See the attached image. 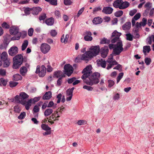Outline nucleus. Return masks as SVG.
I'll return each instance as SVG.
<instances>
[{"instance_id": "1", "label": "nucleus", "mask_w": 154, "mask_h": 154, "mask_svg": "<svg viewBox=\"0 0 154 154\" xmlns=\"http://www.w3.org/2000/svg\"><path fill=\"white\" fill-rule=\"evenodd\" d=\"M100 75L97 72H94L91 74H90L85 76L84 79H82L84 82L87 85L90 86L96 85L99 82V78Z\"/></svg>"}, {"instance_id": "2", "label": "nucleus", "mask_w": 154, "mask_h": 154, "mask_svg": "<svg viewBox=\"0 0 154 154\" xmlns=\"http://www.w3.org/2000/svg\"><path fill=\"white\" fill-rule=\"evenodd\" d=\"M90 50L85 52L89 60L98 54L100 51V48L99 46H93L91 47Z\"/></svg>"}, {"instance_id": "3", "label": "nucleus", "mask_w": 154, "mask_h": 154, "mask_svg": "<svg viewBox=\"0 0 154 154\" xmlns=\"http://www.w3.org/2000/svg\"><path fill=\"white\" fill-rule=\"evenodd\" d=\"M13 60L14 63L13 67L14 69H17L22 64L23 58L21 54H18L14 57Z\"/></svg>"}, {"instance_id": "4", "label": "nucleus", "mask_w": 154, "mask_h": 154, "mask_svg": "<svg viewBox=\"0 0 154 154\" xmlns=\"http://www.w3.org/2000/svg\"><path fill=\"white\" fill-rule=\"evenodd\" d=\"M122 42V41L117 42L115 44V47L113 48L112 54L114 56L119 55L123 51Z\"/></svg>"}, {"instance_id": "5", "label": "nucleus", "mask_w": 154, "mask_h": 154, "mask_svg": "<svg viewBox=\"0 0 154 154\" xmlns=\"http://www.w3.org/2000/svg\"><path fill=\"white\" fill-rule=\"evenodd\" d=\"M29 97V96L25 92H21L20 95H16L15 97L16 101L19 103H22L23 102L26 101V99Z\"/></svg>"}, {"instance_id": "6", "label": "nucleus", "mask_w": 154, "mask_h": 154, "mask_svg": "<svg viewBox=\"0 0 154 154\" xmlns=\"http://www.w3.org/2000/svg\"><path fill=\"white\" fill-rule=\"evenodd\" d=\"M36 74H38V75L40 77H43L46 73V68L44 65H42L41 68L40 66L38 65L37 66L36 70L35 71Z\"/></svg>"}, {"instance_id": "7", "label": "nucleus", "mask_w": 154, "mask_h": 154, "mask_svg": "<svg viewBox=\"0 0 154 154\" xmlns=\"http://www.w3.org/2000/svg\"><path fill=\"white\" fill-rule=\"evenodd\" d=\"M121 33L118 32L116 30L114 31L112 33L111 38V42L114 43L117 41H121L119 40V37L121 35Z\"/></svg>"}, {"instance_id": "8", "label": "nucleus", "mask_w": 154, "mask_h": 154, "mask_svg": "<svg viewBox=\"0 0 154 154\" xmlns=\"http://www.w3.org/2000/svg\"><path fill=\"white\" fill-rule=\"evenodd\" d=\"M64 73L68 76H70L73 71V67L69 64H66L64 67Z\"/></svg>"}, {"instance_id": "9", "label": "nucleus", "mask_w": 154, "mask_h": 154, "mask_svg": "<svg viewBox=\"0 0 154 154\" xmlns=\"http://www.w3.org/2000/svg\"><path fill=\"white\" fill-rule=\"evenodd\" d=\"M87 56L86 53L85 52L82 55L78 56L75 59V61L76 63H79L80 62L81 60H83L87 63L89 60Z\"/></svg>"}, {"instance_id": "10", "label": "nucleus", "mask_w": 154, "mask_h": 154, "mask_svg": "<svg viewBox=\"0 0 154 154\" xmlns=\"http://www.w3.org/2000/svg\"><path fill=\"white\" fill-rule=\"evenodd\" d=\"M50 49V46L47 43H43L41 45V51L44 54L47 53L49 51Z\"/></svg>"}, {"instance_id": "11", "label": "nucleus", "mask_w": 154, "mask_h": 154, "mask_svg": "<svg viewBox=\"0 0 154 154\" xmlns=\"http://www.w3.org/2000/svg\"><path fill=\"white\" fill-rule=\"evenodd\" d=\"M109 52L108 47L107 46H105L102 48L100 49L101 56L103 58H105Z\"/></svg>"}, {"instance_id": "12", "label": "nucleus", "mask_w": 154, "mask_h": 154, "mask_svg": "<svg viewBox=\"0 0 154 154\" xmlns=\"http://www.w3.org/2000/svg\"><path fill=\"white\" fill-rule=\"evenodd\" d=\"M18 50L16 46L11 47L8 50L9 54L11 56H14L18 53Z\"/></svg>"}, {"instance_id": "13", "label": "nucleus", "mask_w": 154, "mask_h": 154, "mask_svg": "<svg viewBox=\"0 0 154 154\" xmlns=\"http://www.w3.org/2000/svg\"><path fill=\"white\" fill-rule=\"evenodd\" d=\"M90 67L87 66L82 71V73L83 74L82 76L81 77L82 79H84L85 76L86 77L87 75L90 74Z\"/></svg>"}, {"instance_id": "14", "label": "nucleus", "mask_w": 154, "mask_h": 154, "mask_svg": "<svg viewBox=\"0 0 154 154\" xmlns=\"http://www.w3.org/2000/svg\"><path fill=\"white\" fill-rule=\"evenodd\" d=\"M85 35L84 38L86 41H90L92 40V38L91 36L92 35L91 32L90 31H86L85 33Z\"/></svg>"}, {"instance_id": "15", "label": "nucleus", "mask_w": 154, "mask_h": 154, "mask_svg": "<svg viewBox=\"0 0 154 154\" xmlns=\"http://www.w3.org/2000/svg\"><path fill=\"white\" fill-rule=\"evenodd\" d=\"M9 32L11 35H15L18 33L19 29L16 26H13L11 27Z\"/></svg>"}, {"instance_id": "16", "label": "nucleus", "mask_w": 154, "mask_h": 154, "mask_svg": "<svg viewBox=\"0 0 154 154\" xmlns=\"http://www.w3.org/2000/svg\"><path fill=\"white\" fill-rule=\"evenodd\" d=\"M113 11V9L109 7H106L103 8L102 12L106 14H111Z\"/></svg>"}, {"instance_id": "17", "label": "nucleus", "mask_w": 154, "mask_h": 154, "mask_svg": "<svg viewBox=\"0 0 154 154\" xmlns=\"http://www.w3.org/2000/svg\"><path fill=\"white\" fill-rule=\"evenodd\" d=\"M107 62L109 63L106 68L108 70L111 68L114 65L118 64L117 62L115 60L112 61L107 60Z\"/></svg>"}, {"instance_id": "18", "label": "nucleus", "mask_w": 154, "mask_h": 154, "mask_svg": "<svg viewBox=\"0 0 154 154\" xmlns=\"http://www.w3.org/2000/svg\"><path fill=\"white\" fill-rule=\"evenodd\" d=\"M54 19L51 17L47 19L45 21V23L48 26H52L54 23Z\"/></svg>"}, {"instance_id": "19", "label": "nucleus", "mask_w": 154, "mask_h": 154, "mask_svg": "<svg viewBox=\"0 0 154 154\" xmlns=\"http://www.w3.org/2000/svg\"><path fill=\"white\" fill-rule=\"evenodd\" d=\"M42 10V8L39 7L33 8H32V13L33 14L37 15Z\"/></svg>"}, {"instance_id": "20", "label": "nucleus", "mask_w": 154, "mask_h": 154, "mask_svg": "<svg viewBox=\"0 0 154 154\" xmlns=\"http://www.w3.org/2000/svg\"><path fill=\"white\" fill-rule=\"evenodd\" d=\"M129 3L127 1L123 2L122 0V2L121 3V6L120 7V9H125L128 8L129 6Z\"/></svg>"}, {"instance_id": "21", "label": "nucleus", "mask_w": 154, "mask_h": 154, "mask_svg": "<svg viewBox=\"0 0 154 154\" xmlns=\"http://www.w3.org/2000/svg\"><path fill=\"white\" fill-rule=\"evenodd\" d=\"M27 71V69L26 66H22L20 69V74L23 76L25 75L26 74Z\"/></svg>"}, {"instance_id": "22", "label": "nucleus", "mask_w": 154, "mask_h": 154, "mask_svg": "<svg viewBox=\"0 0 154 154\" xmlns=\"http://www.w3.org/2000/svg\"><path fill=\"white\" fill-rule=\"evenodd\" d=\"M31 102V100H28V101L25 102H23L21 103L25 106L26 109L27 110H29V109L30 106H31L30 103Z\"/></svg>"}, {"instance_id": "23", "label": "nucleus", "mask_w": 154, "mask_h": 154, "mask_svg": "<svg viewBox=\"0 0 154 154\" xmlns=\"http://www.w3.org/2000/svg\"><path fill=\"white\" fill-rule=\"evenodd\" d=\"M122 2V0H117L115 1L113 4V6L116 8H119L120 9V7L121 6Z\"/></svg>"}, {"instance_id": "24", "label": "nucleus", "mask_w": 154, "mask_h": 154, "mask_svg": "<svg viewBox=\"0 0 154 154\" xmlns=\"http://www.w3.org/2000/svg\"><path fill=\"white\" fill-rule=\"evenodd\" d=\"M103 20L101 18L97 17L94 18L93 20V23L95 24H100L102 22Z\"/></svg>"}, {"instance_id": "25", "label": "nucleus", "mask_w": 154, "mask_h": 154, "mask_svg": "<svg viewBox=\"0 0 154 154\" xmlns=\"http://www.w3.org/2000/svg\"><path fill=\"white\" fill-rule=\"evenodd\" d=\"M51 97V91H49L46 92L44 95L42 97L43 100H49Z\"/></svg>"}, {"instance_id": "26", "label": "nucleus", "mask_w": 154, "mask_h": 154, "mask_svg": "<svg viewBox=\"0 0 154 154\" xmlns=\"http://www.w3.org/2000/svg\"><path fill=\"white\" fill-rule=\"evenodd\" d=\"M98 66H101L102 67L105 68L106 67V62L102 59L99 60L97 63Z\"/></svg>"}, {"instance_id": "27", "label": "nucleus", "mask_w": 154, "mask_h": 154, "mask_svg": "<svg viewBox=\"0 0 154 154\" xmlns=\"http://www.w3.org/2000/svg\"><path fill=\"white\" fill-rule=\"evenodd\" d=\"M131 23L130 22H126L122 26V28L124 30H127L131 28Z\"/></svg>"}, {"instance_id": "28", "label": "nucleus", "mask_w": 154, "mask_h": 154, "mask_svg": "<svg viewBox=\"0 0 154 154\" xmlns=\"http://www.w3.org/2000/svg\"><path fill=\"white\" fill-rule=\"evenodd\" d=\"M53 112V110L51 108H48L45 111L44 115L45 116H49Z\"/></svg>"}, {"instance_id": "29", "label": "nucleus", "mask_w": 154, "mask_h": 154, "mask_svg": "<svg viewBox=\"0 0 154 154\" xmlns=\"http://www.w3.org/2000/svg\"><path fill=\"white\" fill-rule=\"evenodd\" d=\"M151 50L150 46L149 45L145 46L143 47V52L144 54H146V52L149 53Z\"/></svg>"}, {"instance_id": "30", "label": "nucleus", "mask_w": 154, "mask_h": 154, "mask_svg": "<svg viewBox=\"0 0 154 154\" xmlns=\"http://www.w3.org/2000/svg\"><path fill=\"white\" fill-rule=\"evenodd\" d=\"M7 57L8 54L6 52H3L2 53L1 55V58L2 61L8 59Z\"/></svg>"}, {"instance_id": "31", "label": "nucleus", "mask_w": 154, "mask_h": 154, "mask_svg": "<svg viewBox=\"0 0 154 154\" xmlns=\"http://www.w3.org/2000/svg\"><path fill=\"white\" fill-rule=\"evenodd\" d=\"M28 45V42L27 40H25L23 42V44H22L21 48V50L22 51L24 50Z\"/></svg>"}, {"instance_id": "32", "label": "nucleus", "mask_w": 154, "mask_h": 154, "mask_svg": "<svg viewBox=\"0 0 154 154\" xmlns=\"http://www.w3.org/2000/svg\"><path fill=\"white\" fill-rule=\"evenodd\" d=\"M61 71L58 70L55 71L54 73L53 77L56 78H60L61 75Z\"/></svg>"}, {"instance_id": "33", "label": "nucleus", "mask_w": 154, "mask_h": 154, "mask_svg": "<svg viewBox=\"0 0 154 154\" xmlns=\"http://www.w3.org/2000/svg\"><path fill=\"white\" fill-rule=\"evenodd\" d=\"M41 128L42 129L46 131H50L51 129V128L48 125L45 124H42Z\"/></svg>"}, {"instance_id": "34", "label": "nucleus", "mask_w": 154, "mask_h": 154, "mask_svg": "<svg viewBox=\"0 0 154 154\" xmlns=\"http://www.w3.org/2000/svg\"><path fill=\"white\" fill-rule=\"evenodd\" d=\"M3 61L4 62L3 66L4 67H7L9 66L10 63L9 59L5 60Z\"/></svg>"}, {"instance_id": "35", "label": "nucleus", "mask_w": 154, "mask_h": 154, "mask_svg": "<svg viewBox=\"0 0 154 154\" xmlns=\"http://www.w3.org/2000/svg\"><path fill=\"white\" fill-rule=\"evenodd\" d=\"M13 77L14 80L16 81L20 80L22 78V76L19 74H16L14 75Z\"/></svg>"}, {"instance_id": "36", "label": "nucleus", "mask_w": 154, "mask_h": 154, "mask_svg": "<svg viewBox=\"0 0 154 154\" xmlns=\"http://www.w3.org/2000/svg\"><path fill=\"white\" fill-rule=\"evenodd\" d=\"M46 1L49 3L51 5L54 6L57 5V0H45Z\"/></svg>"}, {"instance_id": "37", "label": "nucleus", "mask_w": 154, "mask_h": 154, "mask_svg": "<svg viewBox=\"0 0 154 154\" xmlns=\"http://www.w3.org/2000/svg\"><path fill=\"white\" fill-rule=\"evenodd\" d=\"M7 81L3 78L0 79V85L5 86L7 85Z\"/></svg>"}, {"instance_id": "38", "label": "nucleus", "mask_w": 154, "mask_h": 154, "mask_svg": "<svg viewBox=\"0 0 154 154\" xmlns=\"http://www.w3.org/2000/svg\"><path fill=\"white\" fill-rule=\"evenodd\" d=\"M110 42V40H107L105 38H103L100 42V44H109Z\"/></svg>"}, {"instance_id": "39", "label": "nucleus", "mask_w": 154, "mask_h": 154, "mask_svg": "<svg viewBox=\"0 0 154 154\" xmlns=\"http://www.w3.org/2000/svg\"><path fill=\"white\" fill-rule=\"evenodd\" d=\"M124 75L123 72L120 73L116 78V83H118L122 79Z\"/></svg>"}, {"instance_id": "40", "label": "nucleus", "mask_w": 154, "mask_h": 154, "mask_svg": "<svg viewBox=\"0 0 154 154\" xmlns=\"http://www.w3.org/2000/svg\"><path fill=\"white\" fill-rule=\"evenodd\" d=\"M24 12L26 15H29L30 14V12L32 11V8H30L29 7L26 8L24 10Z\"/></svg>"}, {"instance_id": "41", "label": "nucleus", "mask_w": 154, "mask_h": 154, "mask_svg": "<svg viewBox=\"0 0 154 154\" xmlns=\"http://www.w3.org/2000/svg\"><path fill=\"white\" fill-rule=\"evenodd\" d=\"M46 17V14L44 13L41 14L39 17V20H44Z\"/></svg>"}, {"instance_id": "42", "label": "nucleus", "mask_w": 154, "mask_h": 154, "mask_svg": "<svg viewBox=\"0 0 154 154\" xmlns=\"http://www.w3.org/2000/svg\"><path fill=\"white\" fill-rule=\"evenodd\" d=\"M123 14V12L122 11L120 10L116 12L115 13V16L119 17L121 16Z\"/></svg>"}, {"instance_id": "43", "label": "nucleus", "mask_w": 154, "mask_h": 154, "mask_svg": "<svg viewBox=\"0 0 154 154\" xmlns=\"http://www.w3.org/2000/svg\"><path fill=\"white\" fill-rule=\"evenodd\" d=\"M127 37V39L130 41L133 40V35L131 33H128L126 34Z\"/></svg>"}, {"instance_id": "44", "label": "nucleus", "mask_w": 154, "mask_h": 154, "mask_svg": "<svg viewBox=\"0 0 154 154\" xmlns=\"http://www.w3.org/2000/svg\"><path fill=\"white\" fill-rule=\"evenodd\" d=\"M26 116V113L25 112H22L18 117V118L20 119H22L25 117Z\"/></svg>"}, {"instance_id": "45", "label": "nucleus", "mask_w": 154, "mask_h": 154, "mask_svg": "<svg viewBox=\"0 0 154 154\" xmlns=\"http://www.w3.org/2000/svg\"><path fill=\"white\" fill-rule=\"evenodd\" d=\"M145 62L147 65H149L151 62V59L148 57H146L145 59Z\"/></svg>"}, {"instance_id": "46", "label": "nucleus", "mask_w": 154, "mask_h": 154, "mask_svg": "<svg viewBox=\"0 0 154 154\" xmlns=\"http://www.w3.org/2000/svg\"><path fill=\"white\" fill-rule=\"evenodd\" d=\"M108 87L109 88L112 87L115 84L114 82L112 80H109L108 81Z\"/></svg>"}, {"instance_id": "47", "label": "nucleus", "mask_w": 154, "mask_h": 154, "mask_svg": "<svg viewBox=\"0 0 154 154\" xmlns=\"http://www.w3.org/2000/svg\"><path fill=\"white\" fill-rule=\"evenodd\" d=\"M83 88L88 91H92L93 89V88L91 86L86 85L83 86Z\"/></svg>"}, {"instance_id": "48", "label": "nucleus", "mask_w": 154, "mask_h": 154, "mask_svg": "<svg viewBox=\"0 0 154 154\" xmlns=\"http://www.w3.org/2000/svg\"><path fill=\"white\" fill-rule=\"evenodd\" d=\"M18 83L14 82H10L9 83V85L11 88L15 87L17 85Z\"/></svg>"}, {"instance_id": "49", "label": "nucleus", "mask_w": 154, "mask_h": 154, "mask_svg": "<svg viewBox=\"0 0 154 154\" xmlns=\"http://www.w3.org/2000/svg\"><path fill=\"white\" fill-rule=\"evenodd\" d=\"M86 123V121L82 120H79L77 122L78 124L80 125H85Z\"/></svg>"}, {"instance_id": "50", "label": "nucleus", "mask_w": 154, "mask_h": 154, "mask_svg": "<svg viewBox=\"0 0 154 154\" xmlns=\"http://www.w3.org/2000/svg\"><path fill=\"white\" fill-rule=\"evenodd\" d=\"M57 115H58V111H55L53 113L51 116L50 117V118L52 119L54 118L56 119V118Z\"/></svg>"}, {"instance_id": "51", "label": "nucleus", "mask_w": 154, "mask_h": 154, "mask_svg": "<svg viewBox=\"0 0 154 154\" xmlns=\"http://www.w3.org/2000/svg\"><path fill=\"white\" fill-rule=\"evenodd\" d=\"M141 23L142 26H144L147 23V19L145 18H143L142 21L140 22Z\"/></svg>"}, {"instance_id": "52", "label": "nucleus", "mask_w": 154, "mask_h": 154, "mask_svg": "<svg viewBox=\"0 0 154 154\" xmlns=\"http://www.w3.org/2000/svg\"><path fill=\"white\" fill-rule=\"evenodd\" d=\"M14 111L17 113H19L20 111V109L18 106H15L14 107Z\"/></svg>"}, {"instance_id": "53", "label": "nucleus", "mask_w": 154, "mask_h": 154, "mask_svg": "<svg viewBox=\"0 0 154 154\" xmlns=\"http://www.w3.org/2000/svg\"><path fill=\"white\" fill-rule=\"evenodd\" d=\"M34 30L32 28H30L28 30V35L30 36H32Z\"/></svg>"}, {"instance_id": "54", "label": "nucleus", "mask_w": 154, "mask_h": 154, "mask_svg": "<svg viewBox=\"0 0 154 154\" xmlns=\"http://www.w3.org/2000/svg\"><path fill=\"white\" fill-rule=\"evenodd\" d=\"M6 71L5 70L3 69H0V75L4 76L5 75Z\"/></svg>"}, {"instance_id": "55", "label": "nucleus", "mask_w": 154, "mask_h": 154, "mask_svg": "<svg viewBox=\"0 0 154 154\" xmlns=\"http://www.w3.org/2000/svg\"><path fill=\"white\" fill-rule=\"evenodd\" d=\"M64 3L66 5H69L72 3V2L70 0H64Z\"/></svg>"}, {"instance_id": "56", "label": "nucleus", "mask_w": 154, "mask_h": 154, "mask_svg": "<svg viewBox=\"0 0 154 154\" xmlns=\"http://www.w3.org/2000/svg\"><path fill=\"white\" fill-rule=\"evenodd\" d=\"M144 7L146 8H148L150 9L152 7V4L149 2H147L145 5Z\"/></svg>"}, {"instance_id": "57", "label": "nucleus", "mask_w": 154, "mask_h": 154, "mask_svg": "<svg viewBox=\"0 0 154 154\" xmlns=\"http://www.w3.org/2000/svg\"><path fill=\"white\" fill-rule=\"evenodd\" d=\"M137 12V10L136 9H134L131 10L129 12V15L131 16H133Z\"/></svg>"}, {"instance_id": "58", "label": "nucleus", "mask_w": 154, "mask_h": 154, "mask_svg": "<svg viewBox=\"0 0 154 154\" xmlns=\"http://www.w3.org/2000/svg\"><path fill=\"white\" fill-rule=\"evenodd\" d=\"M140 16L141 15L140 13H137L135 15L133 18L137 20L140 18Z\"/></svg>"}, {"instance_id": "59", "label": "nucleus", "mask_w": 154, "mask_h": 154, "mask_svg": "<svg viewBox=\"0 0 154 154\" xmlns=\"http://www.w3.org/2000/svg\"><path fill=\"white\" fill-rule=\"evenodd\" d=\"M62 82V79L61 78H59L57 81V86H60L61 85Z\"/></svg>"}, {"instance_id": "60", "label": "nucleus", "mask_w": 154, "mask_h": 154, "mask_svg": "<svg viewBox=\"0 0 154 154\" xmlns=\"http://www.w3.org/2000/svg\"><path fill=\"white\" fill-rule=\"evenodd\" d=\"M152 35L151 36H150L147 39V44L151 45L152 44Z\"/></svg>"}, {"instance_id": "61", "label": "nucleus", "mask_w": 154, "mask_h": 154, "mask_svg": "<svg viewBox=\"0 0 154 154\" xmlns=\"http://www.w3.org/2000/svg\"><path fill=\"white\" fill-rule=\"evenodd\" d=\"M2 26L5 29H8L10 27L9 25L6 22H4L2 24Z\"/></svg>"}, {"instance_id": "62", "label": "nucleus", "mask_w": 154, "mask_h": 154, "mask_svg": "<svg viewBox=\"0 0 154 154\" xmlns=\"http://www.w3.org/2000/svg\"><path fill=\"white\" fill-rule=\"evenodd\" d=\"M76 78L75 77H73L71 79H69L68 80L67 82L69 84H71L76 80Z\"/></svg>"}, {"instance_id": "63", "label": "nucleus", "mask_w": 154, "mask_h": 154, "mask_svg": "<svg viewBox=\"0 0 154 154\" xmlns=\"http://www.w3.org/2000/svg\"><path fill=\"white\" fill-rule=\"evenodd\" d=\"M120 98V94L119 93H117L115 94L113 98L115 100H118Z\"/></svg>"}, {"instance_id": "64", "label": "nucleus", "mask_w": 154, "mask_h": 154, "mask_svg": "<svg viewBox=\"0 0 154 154\" xmlns=\"http://www.w3.org/2000/svg\"><path fill=\"white\" fill-rule=\"evenodd\" d=\"M150 17H152L154 16V8L152 9L150 11L149 13Z\"/></svg>"}]
</instances>
